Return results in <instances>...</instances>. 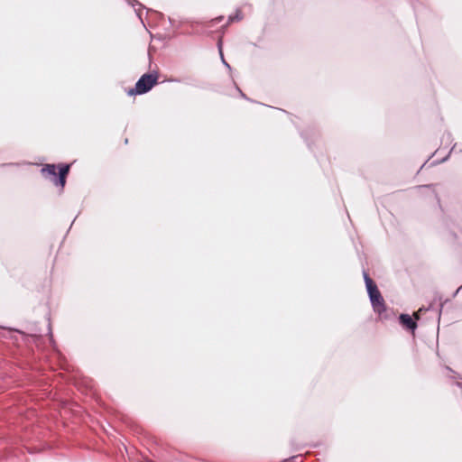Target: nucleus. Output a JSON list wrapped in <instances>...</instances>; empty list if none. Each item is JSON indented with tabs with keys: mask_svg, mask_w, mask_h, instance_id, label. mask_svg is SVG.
Returning <instances> with one entry per match:
<instances>
[{
	"mask_svg": "<svg viewBox=\"0 0 462 462\" xmlns=\"http://www.w3.org/2000/svg\"><path fill=\"white\" fill-rule=\"evenodd\" d=\"M364 279L374 311L378 314L379 319L385 318L386 304L377 285L365 272L364 273Z\"/></svg>",
	"mask_w": 462,
	"mask_h": 462,
	"instance_id": "1",
	"label": "nucleus"
},
{
	"mask_svg": "<svg viewBox=\"0 0 462 462\" xmlns=\"http://www.w3.org/2000/svg\"><path fill=\"white\" fill-rule=\"evenodd\" d=\"M69 169V164H46L41 171L45 178H51V180L55 185L60 186L63 189Z\"/></svg>",
	"mask_w": 462,
	"mask_h": 462,
	"instance_id": "2",
	"label": "nucleus"
},
{
	"mask_svg": "<svg viewBox=\"0 0 462 462\" xmlns=\"http://www.w3.org/2000/svg\"><path fill=\"white\" fill-rule=\"evenodd\" d=\"M157 73H146L143 74L139 80L136 82L134 88L127 90L129 96L142 95L150 91L158 83Z\"/></svg>",
	"mask_w": 462,
	"mask_h": 462,
	"instance_id": "3",
	"label": "nucleus"
},
{
	"mask_svg": "<svg viewBox=\"0 0 462 462\" xmlns=\"http://www.w3.org/2000/svg\"><path fill=\"white\" fill-rule=\"evenodd\" d=\"M401 323L406 327L407 328L414 330L417 327L416 322L412 319V318L408 314H402L400 316Z\"/></svg>",
	"mask_w": 462,
	"mask_h": 462,
	"instance_id": "4",
	"label": "nucleus"
},
{
	"mask_svg": "<svg viewBox=\"0 0 462 462\" xmlns=\"http://www.w3.org/2000/svg\"><path fill=\"white\" fill-rule=\"evenodd\" d=\"M413 316H414L415 319H417V320H418V319H420L419 312H415V313L413 314Z\"/></svg>",
	"mask_w": 462,
	"mask_h": 462,
	"instance_id": "5",
	"label": "nucleus"
},
{
	"mask_svg": "<svg viewBox=\"0 0 462 462\" xmlns=\"http://www.w3.org/2000/svg\"><path fill=\"white\" fill-rule=\"evenodd\" d=\"M232 21H233V18L229 17V23H231Z\"/></svg>",
	"mask_w": 462,
	"mask_h": 462,
	"instance_id": "6",
	"label": "nucleus"
}]
</instances>
